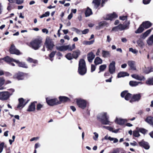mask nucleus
Instances as JSON below:
<instances>
[{
  "label": "nucleus",
  "mask_w": 153,
  "mask_h": 153,
  "mask_svg": "<svg viewBox=\"0 0 153 153\" xmlns=\"http://www.w3.org/2000/svg\"><path fill=\"white\" fill-rule=\"evenodd\" d=\"M78 72L79 74L81 75H84L86 73L87 68L86 64L83 59H81L79 62Z\"/></svg>",
  "instance_id": "f257e3e1"
},
{
  "label": "nucleus",
  "mask_w": 153,
  "mask_h": 153,
  "mask_svg": "<svg viewBox=\"0 0 153 153\" xmlns=\"http://www.w3.org/2000/svg\"><path fill=\"white\" fill-rule=\"evenodd\" d=\"M76 46L74 44L72 45L71 46L70 45H62L60 46H56V48L58 51H62L68 50L71 51L73 49L75 48Z\"/></svg>",
  "instance_id": "f03ea898"
},
{
  "label": "nucleus",
  "mask_w": 153,
  "mask_h": 153,
  "mask_svg": "<svg viewBox=\"0 0 153 153\" xmlns=\"http://www.w3.org/2000/svg\"><path fill=\"white\" fill-rule=\"evenodd\" d=\"M42 42L41 39L37 38L31 42L30 44L33 48L36 50L40 47Z\"/></svg>",
  "instance_id": "7ed1b4c3"
},
{
  "label": "nucleus",
  "mask_w": 153,
  "mask_h": 153,
  "mask_svg": "<svg viewBox=\"0 0 153 153\" xmlns=\"http://www.w3.org/2000/svg\"><path fill=\"white\" fill-rule=\"evenodd\" d=\"M106 112H103L100 114V117L101 120V123L104 125H111V123L109 120V117L107 115Z\"/></svg>",
  "instance_id": "20e7f679"
},
{
  "label": "nucleus",
  "mask_w": 153,
  "mask_h": 153,
  "mask_svg": "<svg viewBox=\"0 0 153 153\" xmlns=\"http://www.w3.org/2000/svg\"><path fill=\"white\" fill-rule=\"evenodd\" d=\"M10 90L12 91L11 93L8 91L0 92V99L2 100H7L14 91L13 89H11Z\"/></svg>",
  "instance_id": "39448f33"
},
{
  "label": "nucleus",
  "mask_w": 153,
  "mask_h": 153,
  "mask_svg": "<svg viewBox=\"0 0 153 153\" xmlns=\"http://www.w3.org/2000/svg\"><path fill=\"white\" fill-rule=\"evenodd\" d=\"M46 99L47 103L50 106H53L60 104V102L56 98L51 99L49 97H47Z\"/></svg>",
  "instance_id": "423d86ee"
},
{
  "label": "nucleus",
  "mask_w": 153,
  "mask_h": 153,
  "mask_svg": "<svg viewBox=\"0 0 153 153\" xmlns=\"http://www.w3.org/2000/svg\"><path fill=\"white\" fill-rule=\"evenodd\" d=\"M45 44L46 48L48 49V50H52L55 45L52 39L49 38H47L46 39Z\"/></svg>",
  "instance_id": "0eeeda50"
},
{
  "label": "nucleus",
  "mask_w": 153,
  "mask_h": 153,
  "mask_svg": "<svg viewBox=\"0 0 153 153\" xmlns=\"http://www.w3.org/2000/svg\"><path fill=\"white\" fill-rule=\"evenodd\" d=\"M76 102L78 107L82 109H84L86 107L87 102L85 100L78 99L76 100Z\"/></svg>",
  "instance_id": "6e6552de"
},
{
  "label": "nucleus",
  "mask_w": 153,
  "mask_h": 153,
  "mask_svg": "<svg viewBox=\"0 0 153 153\" xmlns=\"http://www.w3.org/2000/svg\"><path fill=\"white\" fill-rule=\"evenodd\" d=\"M19 104L17 106V108L19 109H21L27 103L28 101L25 102L24 99L23 98H21L19 99Z\"/></svg>",
  "instance_id": "1a4fd4ad"
},
{
  "label": "nucleus",
  "mask_w": 153,
  "mask_h": 153,
  "mask_svg": "<svg viewBox=\"0 0 153 153\" xmlns=\"http://www.w3.org/2000/svg\"><path fill=\"white\" fill-rule=\"evenodd\" d=\"M115 62L112 61L109 65V70L110 73L111 74H113L115 72Z\"/></svg>",
  "instance_id": "9d476101"
},
{
  "label": "nucleus",
  "mask_w": 153,
  "mask_h": 153,
  "mask_svg": "<svg viewBox=\"0 0 153 153\" xmlns=\"http://www.w3.org/2000/svg\"><path fill=\"white\" fill-rule=\"evenodd\" d=\"M141 95L140 94H137L134 95L131 100L130 101V102H134L138 101L140 99Z\"/></svg>",
  "instance_id": "9b49d317"
},
{
  "label": "nucleus",
  "mask_w": 153,
  "mask_h": 153,
  "mask_svg": "<svg viewBox=\"0 0 153 153\" xmlns=\"http://www.w3.org/2000/svg\"><path fill=\"white\" fill-rule=\"evenodd\" d=\"M10 52L11 54H16L19 55L20 53L19 51L16 49L15 46L13 45H12L10 49Z\"/></svg>",
  "instance_id": "f8f14e48"
},
{
  "label": "nucleus",
  "mask_w": 153,
  "mask_h": 153,
  "mask_svg": "<svg viewBox=\"0 0 153 153\" xmlns=\"http://www.w3.org/2000/svg\"><path fill=\"white\" fill-rule=\"evenodd\" d=\"M1 60H4L5 61L8 63H10L12 62H18V61H16V60L12 58H10L8 56L5 57L4 58L1 59H0V61Z\"/></svg>",
  "instance_id": "ddd939ff"
},
{
  "label": "nucleus",
  "mask_w": 153,
  "mask_h": 153,
  "mask_svg": "<svg viewBox=\"0 0 153 153\" xmlns=\"http://www.w3.org/2000/svg\"><path fill=\"white\" fill-rule=\"evenodd\" d=\"M87 56L88 61L90 62H91L94 58L95 55L93 52H91L87 54Z\"/></svg>",
  "instance_id": "4468645a"
},
{
  "label": "nucleus",
  "mask_w": 153,
  "mask_h": 153,
  "mask_svg": "<svg viewBox=\"0 0 153 153\" xmlns=\"http://www.w3.org/2000/svg\"><path fill=\"white\" fill-rule=\"evenodd\" d=\"M25 75V74L21 72H19L16 74L14 77L18 80H22L23 79Z\"/></svg>",
  "instance_id": "2eb2a0df"
},
{
  "label": "nucleus",
  "mask_w": 153,
  "mask_h": 153,
  "mask_svg": "<svg viewBox=\"0 0 153 153\" xmlns=\"http://www.w3.org/2000/svg\"><path fill=\"white\" fill-rule=\"evenodd\" d=\"M131 77L135 79L138 80H145L144 77L141 75H137V74H134L131 75Z\"/></svg>",
  "instance_id": "dca6fc26"
},
{
  "label": "nucleus",
  "mask_w": 153,
  "mask_h": 153,
  "mask_svg": "<svg viewBox=\"0 0 153 153\" xmlns=\"http://www.w3.org/2000/svg\"><path fill=\"white\" fill-rule=\"evenodd\" d=\"M152 29L147 30L146 32L140 35V39H144L150 33Z\"/></svg>",
  "instance_id": "f3484780"
},
{
  "label": "nucleus",
  "mask_w": 153,
  "mask_h": 153,
  "mask_svg": "<svg viewBox=\"0 0 153 153\" xmlns=\"http://www.w3.org/2000/svg\"><path fill=\"white\" fill-rule=\"evenodd\" d=\"M117 16L115 13L108 15L105 18H104L105 20H112L113 18L117 17Z\"/></svg>",
  "instance_id": "a211bd4d"
},
{
  "label": "nucleus",
  "mask_w": 153,
  "mask_h": 153,
  "mask_svg": "<svg viewBox=\"0 0 153 153\" xmlns=\"http://www.w3.org/2000/svg\"><path fill=\"white\" fill-rule=\"evenodd\" d=\"M139 144L140 146L144 147L146 149H148L149 148V146L148 143L143 140L139 142Z\"/></svg>",
  "instance_id": "6ab92c4d"
},
{
  "label": "nucleus",
  "mask_w": 153,
  "mask_h": 153,
  "mask_svg": "<svg viewBox=\"0 0 153 153\" xmlns=\"http://www.w3.org/2000/svg\"><path fill=\"white\" fill-rule=\"evenodd\" d=\"M128 64L130 68L131 69L133 70H136V68L135 66V62L133 61H129L128 62Z\"/></svg>",
  "instance_id": "aec40b11"
},
{
  "label": "nucleus",
  "mask_w": 153,
  "mask_h": 153,
  "mask_svg": "<svg viewBox=\"0 0 153 153\" xmlns=\"http://www.w3.org/2000/svg\"><path fill=\"white\" fill-rule=\"evenodd\" d=\"M36 102H34L30 104L29 106L27 111H33L35 110V103H36Z\"/></svg>",
  "instance_id": "412c9836"
},
{
  "label": "nucleus",
  "mask_w": 153,
  "mask_h": 153,
  "mask_svg": "<svg viewBox=\"0 0 153 153\" xmlns=\"http://www.w3.org/2000/svg\"><path fill=\"white\" fill-rule=\"evenodd\" d=\"M145 121L153 127V117L151 116L147 117L145 119Z\"/></svg>",
  "instance_id": "4be33fe9"
},
{
  "label": "nucleus",
  "mask_w": 153,
  "mask_h": 153,
  "mask_svg": "<svg viewBox=\"0 0 153 153\" xmlns=\"http://www.w3.org/2000/svg\"><path fill=\"white\" fill-rule=\"evenodd\" d=\"M116 121L117 123L120 125L124 124L125 123L127 122V120L126 119H123L121 118H116Z\"/></svg>",
  "instance_id": "5701e85b"
},
{
  "label": "nucleus",
  "mask_w": 153,
  "mask_h": 153,
  "mask_svg": "<svg viewBox=\"0 0 153 153\" xmlns=\"http://www.w3.org/2000/svg\"><path fill=\"white\" fill-rule=\"evenodd\" d=\"M143 26L145 29H147L150 27L152 25V23L148 21L143 22L142 24Z\"/></svg>",
  "instance_id": "b1692460"
},
{
  "label": "nucleus",
  "mask_w": 153,
  "mask_h": 153,
  "mask_svg": "<svg viewBox=\"0 0 153 153\" xmlns=\"http://www.w3.org/2000/svg\"><path fill=\"white\" fill-rule=\"evenodd\" d=\"M102 56L104 58H108L111 56L110 51H107L102 50Z\"/></svg>",
  "instance_id": "393cba45"
},
{
  "label": "nucleus",
  "mask_w": 153,
  "mask_h": 153,
  "mask_svg": "<svg viewBox=\"0 0 153 153\" xmlns=\"http://www.w3.org/2000/svg\"><path fill=\"white\" fill-rule=\"evenodd\" d=\"M101 0H94L92 3H93L94 7L97 9L100 4Z\"/></svg>",
  "instance_id": "a878e982"
},
{
  "label": "nucleus",
  "mask_w": 153,
  "mask_h": 153,
  "mask_svg": "<svg viewBox=\"0 0 153 153\" xmlns=\"http://www.w3.org/2000/svg\"><path fill=\"white\" fill-rule=\"evenodd\" d=\"M129 75V74L126 72H121L118 74L117 77L119 78L125 76H128Z\"/></svg>",
  "instance_id": "bb28decb"
},
{
  "label": "nucleus",
  "mask_w": 153,
  "mask_h": 153,
  "mask_svg": "<svg viewBox=\"0 0 153 153\" xmlns=\"http://www.w3.org/2000/svg\"><path fill=\"white\" fill-rule=\"evenodd\" d=\"M147 44L149 45H152L153 44V35L150 36L146 40Z\"/></svg>",
  "instance_id": "cd10ccee"
},
{
  "label": "nucleus",
  "mask_w": 153,
  "mask_h": 153,
  "mask_svg": "<svg viewBox=\"0 0 153 153\" xmlns=\"http://www.w3.org/2000/svg\"><path fill=\"white\" fill-rule=\"evenodd\" d=\"M60 103L61 102H66L70 100V99L68 97L65 96H60L59 97Z\"/></svg>",
  "instance_id": "c85d7f7f"
},
{
  "label": "nucleus",
  "mask_w": 153,
  "mask_h": 153,
  "mask_svg": "<svg viewBox=\"0 0 153 153\" xmlns=\"http://www.w3.org/2000/svg\"><path fill=\"white\" fill-rule=\"evenodd\" d=\"M85 14L86 17L89 16L92 14L91 10L88 7L85 11Z\"/></svg>",
  "instance_id": "c756f323"
},
{
  "label": "nucleus",
  "mask_w": 153,
  "mask_h": 153,
  "mask_svg": "<svg viewBox=\"0 0 153 153\" xmlns=\"http://www.w3.org/2000/svg\"><path fill=\"white\" fill-rule=\"evenodd\" d=\"M102 60L98 57H96L94 61V62L96 65L102 64Z\"/></svg>",
  "instance_id": "7c9ffc66"
},
{
  "label": "nucleus",
  "mask_w": 153,
  "mask_h": 153,
  "mask_svg": "<svg viewBox=\"0 0 153 153\" xmlns=\"http://www.w3.org/2000/svg\"><path fill=\"white\" fill-rule=\"evenodd\" d=\"M141 84L142 82H140L130 81L129 83V85L131 86H136L137 85L139 84Z\"/></svg>",
  "instance_id": "2f4dec72"
},
{
  "label": "nucleus",
  "mask_w": 153,
  "mask_h": 153,
  "mask_svg": "<svg viewBox=\"0 0 153 153\" xmlns=\"http://www.w3.org/2000/svg\"><path fill=\"white\" fill-rule=\"evenodd\" d=\"M80 54V51L79 50H77L76 51L73 52L72 56L74 58L76 59Z\"/></svg>",
  "instance_id": "473e14b6"
},
{
  "label": "nucleus",
  "mask_w": 153,
  "mask_h": 153,
  "mask_svg": "<svg viewBox=\"0 0 153 153\" xmlns=\"http://www.w3.org/2000/svg\"><path fill=\"white\" fill-rule=\"evenodd\" d=\"M144 30V27L141 24L138 28V29L135 31L136 33H142Z\"/></svg>",
  "instance_id": "72a5a7b5"
},
{
  "label": "nucleus",
  "mask_w": 153,
  "mask_h": 153,
  "mask_svg": "<svg viewBox=\"0 0 153 153\" xmlns=\"http://www.w3.org/2000/svg\"><path fill=\"white\" fill-rule=\"evenodd\" d=\"M137 42L138 46L141 48H143L144 45V44L142 39L140 38L137 40Z\"/></svg>",
  "instance_id": "f704fd0d"
},
{
  "label": "nucleus",
  "mask_w": 153,
  "mask_h": 153,
  "mask_svg": "<svg viewBox=\"0 0 153 153\" xmlns=\"http://www.w3.org/2000/svg\"><path fill=\"white\" fill-rule=\"evenodd\" d=\"M146 83L148 85H153V77L148 78L146 81Z\"/></svg>",
  "instance_id": "c9c22d12"
},
{
  "label": "nucleus",
  "mask_w": 153,
  "mask_h": 153,
  "mask_svg": "<svg viewBox=\"0 0 153 153\" xmlns=\"http://www.w3.org/2000/svg\"><path fill=\"white\" fill-rule=\"evenodd\" d=\"M18 62H16V63L18 64V66L20 67H22L25 68H27V65L25 64L24 62H20L19 60H17Z\"/></svg>",
  "instance_id": "e433bc0d"
},
{
  "label": "nucleus",
  "mask_w": 153,
  "mask_h": 153,
  "mask_svg": "<svg viewBox=\"0 0 153 153\" xmlns=\"http://www.w3.org/2000/svg\"><path fill=\"white\" fill-rule=\"evenodd\" d=\"M100 27H108V24L106 21H102L100 22L99 24Z\"/></svg>",
  "instance_id": "4c0bfd02"
},
{
  "label": "nucleus",
  "mask_w": 153,
  "mask_h": 153,
  "mask_svg": "<svg viewBox=\"0 0 153 153\" xmlns=\"http://www.w3.org/2000/svg\"><path fill=\"white\" fill-rule=\"evenodd\" d=\"M106 65L104 64L101 65L99 67L100 71L98 73H100L101 71H103L106 68Z\"/></svg>",
  "instance_id": "58836bf2"
},
{
  "label": "nucleus",
  "mask_w": 153,
  "mask_h": 153,
  "mask_svg": "<svg viewBox=\"0 0 153 153\" xmlns=\"http://www.w3.org/2000/svg\"><path fill=\"white\" fill-rule=\"evenodd\" d=\"M136 129L139 131L143 134H145L147 132V130L143 128H137Z\"/></svg>",
  "instance_id": "ea45409f"
},
{
  "label": "nucleus",
  "mask_w": 153,
  "mask_h": 153,
  "mask_svg": "<svg viewBox=\"0 0 153 153\" xmlns=\"http://www.w3.org/2000/svg\"><path fill=\"white\" fill-rule=\"evenodd\" d=\"M94 42V40H91V41H85L83 42V44L84 45H90L93 44Z\"/></svg>",
  "instance_id": "a19ab883"
},
{
  "label": "nucleus",
  "mask_w": 153,
  "mask_h": 153,
  "mask_svg": "<svg viewBox=\"0 0 153 153\" xmlns=\"http://www.w3.org/2000/svg\"><path fill=\"white\" fill-rule=\"evenodd\" d=\"M56 53V51H53L49 55V57L50 58V59L51 61H52L53 60V59L52 58L54 56Z\"/></svg>",
  "instance_id": "79ce46f5"
},
{
  "label": "nucleus",
  "mask_w": 153,
  "mask_h": 153,
  "mask_svg": "<svg viewBox=\"0 0 153 153\" xmlns=\"http://www.w3.org/2000/svg\"><path fill=\"white\" fill-rule=\"evenodd\" d=\"M27 60L30 62H33L34 63H36L37 62V61L36 60L33 59L30 57H28Z\"/></svg>",
  "instance_id": "37998d69"
},
{
  "label": "nucleus",
  "mask_w": 153,
  "mask_h": 153,
  "mask_svg": "<svg viewBox=\"0 0 153 153\" xmlns=\"http://www.w3.org/2000/svg\"><path fill=\"white\" fill-rule=\"evenodd\" d=\"M65 57L68 60L72 59L73 58L72 55L70 53H67L65 56Z\"/></svg>",
  "instance_id": "c03bdc74"
},
{
  "label": "nucleus",
  "mask_w": 153,
  "mask_h": 153,
  "mask_svg": "<svg viewBox=\"0 0 153 153\" xmlns=\"http://www.w3.org/2000/svg\"><path fill=\"white\" fill-rule=\"evenodd\" d=\"M139 131L137 130H135L133 131V135L134 136L136 137H138L140 136V134L139 132Z\"/></svg>",
  "instance_id": "a18cd8bd"
},
{
  "label": "nucleus",
  "mask_w": 153,
  "mask_h": 153,
  "mask_svg": "<svg viewBox=\"0 0 153 153\" xmlns=\"http://www.w3.org/2000/svg\"><path fill=\"white\" fill-rule=\"evenodd\" d=\"M50 15V12L49 11L46 12L44 14H42V16H40V18L41 19L42 18L45 17H47L49 16Z\"/></svg>",
  "instance_id": "49530a36"
},
{
  "label": "nucleus",
  "mask_w": 153,
  "mask_h": 153,
  "mask_svg": "<svg viewBox=\"0 0 153 153\" xmlns=\"http://www.w3.org/2000/svg\"><path fill=\"white\" fill-rule=\"evenodd\" d=\"M129 93H128V92L127 91H125L122 92L121 94V97H125Z\"/></svg>",
  "instance_id": "de8ad7c7"
},
{
  "label": "nucleus",
  "mask_w": 153,
  "mask_h": 153,
  "mask_svg": "<svg viewBox=\"0 0 153 153\" xmlns=\"http://www.w3.org/2000/svg\"><path fill=\"white\" fill-rule=\"evenodd\" d=\"M153 71V68H148L145 71V72L146 74H148L151 72Z\"/></svg>",
  "instance_id": "09e8293b"
},
{
  "label": "nucleus",
  "mask_w": 153,
  "mask_h": 153,
  "mask_svg": "<svg viewBox=\"0 0 153 153\" xmlns=\"http://www.w3.org/2000/svg\"><path fill=\"white\" fill-rule=\"evenodd\" d=\"M130 24L129 21H126L124 23L123 25L125 29H127L129 28V26Z\"/></svg>",
  "instance_id": "8fccbe9b"
},
{
  "label": "nucleus",
  "mask_w": 153,
  "mask_h": 153,
  "mask_svg": "<svg viewBox=\"0 0 153 153\" xmlns=\"http://www.w3.org/2000/svg\"><path fill=\"white\" fill-rule=\"evenodd\" d=\"M43 105L39 103L37 104L36 106V110L37 111L41 110V109L43 107Z\"/></svg>",
  "instance_id": "3c124183"
},
{
  "label": "nucleus",
  "mask_w": 153,
  "mask_h": 153,
  "mask_svg": "<svg viewBox=\"0 0 153 153\" xmlns=\"http://www.w3.org/2000/svg\"><path fill=\"white\" fill-rule=\"evenodd\" d=\"M118 28L120 30H122L124 29H125V28L124 27V25H120L117 26Z\"/></svg>",
  "instance_id": "603ef678"
},
{
  "label": "nucleus",
  "mask_w": 153,
  "mask_h": 153,
  "mask_svg": "<svg viewBox=\"0 0 153 153\" xmlns=\"http://www.w3.org/2000/svg\"><path fill=\"white\" fill-rule=\"evenodd\" d=\"M94 134L95 136L93 137V139L95 141H97V140L98 138V134L96 132H94Z\"/></svg>",
  "instance_id": "864d4df0"
},
{
  "label": "nucleus",
  "mask_w": 153,
  "mask_h": 153,
  "mask_svg": "<svg viewBox=\"0 0 153 153\" xmlns=\"http://www.w3.org/2000/svg\"><path fill=\"white\" fill-rule=\"evenodd\" d=\"M129 51L134 54L137 53L138 52L137 50L136 49H134L132 48H130Z\"/></svg>",
  "instance_id": "5fc2aeb1"
},
{
  "label": "nucleus",
  "mask_w": 153,
  "mask_h": 153,
  "mask_svg": "<svg viewBox=\"0 0 153 153\" xmlns=\"http://www.w3.org/2000/svg\"><path fill=\"white\" fill-rule=\"evenodd\" d=\"M128 94L125 97V99L126 100H129L131 97V95L130 93L127 94Z\"/></svg>",
  "instance_id": "6e6d98bb"
},
{
  "label": "nucleus",
  "mask_w": 153,
  "mask_h": 153,
  "mask_svg": "<svg viewBox=\"0 0 153 153\" xmlns=\"http://www.w3.org/2000/svg\"><path fill=\"white\" fill-rule=\"evenodd\" d=\"M4 80L2 78H0V87L4 84Z\"/></svg>",
  "instance_id": "4d7b16f0"
},
{
  "label": "nucleus",
  "mask_w": 153,
  "mask_h": 153,
  "mask_svg": "<svg viewBox=\"0 0 153 153\" xmlns=\"http://www.w3.org/2000/svg\"><path fill=\"white\" fill-rule=\"evenodd\" d=\"M4 143H2L0 144V153H1L2 151L4 146Z\"/></svg>",
  "instance_id": "13d9d810"
},
{
  "label": "nucleus",
  "mask_w": 153,
  "mask_h": 153,
  "mask_svg": "<svg viewBox=\"0 0 153 153\" xmlns=\"http://www.w3.org/2000/svg\"><path fill=\"white\" fill-rule=\"evenodd\" d=\"M73 29L74 30L76 31V33L78 34H80L81 32L82 31L75 28V27H73Z\"/></svg>",
  "instance_id": "bf43d9fd"
},
{
  "label": "nucleus",
  "mask_w": 153,
  "mask_h": 153,
  "mask_svg": "<svg viewBox=\"0 0 153 153\" xmlns=\"http://www.w3.org/2000/svg\"><path fill=\"white\" fill-rule=\"evenodd\" d=\"M95 68L96 67L95 65H91V72H92L94 71L95 70Z\"/></svg>",
  "instance_id": "052dcab7"
},
{
  "label": "nucleus",
  "mask_w": 153,
  "mask_h": 153,
  "mask_svg": "<svg viewBox=\"0 0 153 153\" xmlns=\"http://www.w3.org/2000/svg\"><path fill=\"white\" fill-rule=\"evenodd\" d=\"M120 19L122 20H125L127 19V16H123L120 17Z\"/></svg>",
  "instance_id": "680f3d73"
},
{
  "label": "nucleus",
  "mask_w": 153,
  "mask_h": 153,
  "mask_svg": "<svg viewBox=\"0 0 153 153\" xmlns=\"http://www.w3.org/2000/svg\"><path fill=\"white\" fill-rule=\"evenodd\" d=\"M151 0H143V2L144 4H149Z\"/></svg>",
  "instance_id": "e2e57ef3"
},
{
  "label": "nucleus",
  "mask_w": 153,
  "mask_h": 153,
  "mask_svg": "<svg viewBox=\"0 0 153 153\" xmlns=\"http://www.w3.org/2000/svg\"><path fill=\"white\" fill-rule=\"evenodd\" d=\"M89 31L88 29H85L84 30L82 31V32L83 34H85L87 33Z\"/></svg>",
  "instance_id": "0e129e2a"
},
{
  "label": "nucleus",
  "mask_w": 153,
  "mask_h": 153,
  "mask_svg": "<svg viewBox=\"0 0 153 153\" xmlns=\"http://www.w3.org/2000/svg\"><path fill=\"white\" fill-rule=\"evenodd\" d=\"M111 40V38L109 35H108L107 36V41L109 43Z\"/></svg>",
  "instance_id": "69168bd1"
},
{
  "label": "nucleus",
  "mask_w": 153,
  "mask_h": 153,
  "mask_svg": "<svg viewBox=\"0 0 153 153\" xmlns=\"http://www.w3.org/2000/svg\"><path fill=\"white\" fill-rule=\"evenodd\" d=\"M110 153H119V151L118 149H116Z\"/></svg>",
  "instance_id": "338daca9"
},
{
  "label": "nucleus",
  "mask_w": 153,
  "mask_h": 153,
  "mask_svg": "<svg viewBox=\"0 0 153 153\" xmlns=\"http://www.w3.org/2000/svg\"><path fill=\"white\" fill-rule=\"evenodd\" d=\"M73 17V14L72 13H71L68 16V19H71Z\"/></svg>",
  "instance_id": "774afa93"
}]
</instances>
